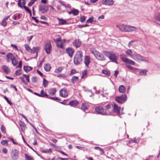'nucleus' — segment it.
<instances>
[{
	"mask_svg": "<svg viewBox=\"0 0 160 160\" xmlns=\"http://www.w3.org/2000/svg\"><path fill=\"white\" fill-rule=\"evenodd\" d=\"M105 55L112 62H115L117 64H118V62L117 61V57L115 53L112 52L105 51Z\"/></svg>",
	"mask_w": 160,
	"mask_h": 160,
	"instance_id": "f257e3e1",
	"label": "nucleus"
},
{
	"mask_svg": "<svg viewBox=\"0 0 160 160\" xmlns=\"http://www.w3.org/2000/svg\"><path fill=\"white\" fill-rule=\"evenodd\" d=\"M82 53L81 51H78L75 54L73 62L75 64L78 65L82 61Z\"/></svg>",
	"mask_w": 160,
	"mask_h": 160,
	"instance_id": "f03ea898",
	"label": "nucleus"
},
{
	"mask_svg": "<svg viewBox=\"0 0 160 160\" xmlns=\"http://www.w3.org/2000/svg\"><path fill=\"white\" fill-rule=\"evenodd\" d=\"M131 57L133 59L137 62L143 61L145 62H148V60L145 59V57L141 56L140 55L138 54H134L131 55Z\"/></svg>",
	"mask_w": 160,
	"mask_h": 160,
	"instance_id": "7ed1b4c3",
	"label": "nucleus"
},
{
	"mask_svg": "<svg viewBox=\"0 0 160 160\" xmlns=\"http://www.w3.org/2000/svg\"><path fill=\"white\" fill-rule=\"evenodd\" d=\"M91 53H92L96 58L99 60L104 61L105 60V58L103 55L101 53H100L97 51H91Z\"/></svg>",
	"mask_w": 160,
	"mask_h": 160,
	"instance_id": "20e7f679",
	"label": "nucleus"
},
{
	"mask_svg": "<svg viewBox=\"0 0 160 160\" xmlns=\"http://www.w3.org/2000/svg\"><path fill=\"white\" fill-rule=\"evenodd\" d=\"M52 46L51 42L49 40L47 41L45 43L44 50L48 54L51 53Z\"/></svg>",
	"mask_w": 160,
	"mask_h": 160,
	"instance_id": "39448f33",
	"label": "nucleus"
},
{
	"mask_svg": "<svg viewBox=\"0 0 160 160\" xmlns=\"http://www.w3.org/2000/svg\"><path fill=\"white\" fill-rule=\"evenodd\" d=\"M127 99V96L124 94L120 96L117 97L115 99L116 102L120 104L124 103Z\"/></svg>",
	"mask_w": 160,
	"mask_h": 160,
	"instance_id": "423d86ee",
	"label": "nucleus"
},
{
	"mask_svg": "<svg viewBox=\"0 0 160 160\" xmlns=\"http://www.w3.org/2000/svg\"><path fill=\"white\" fill-rule=\"evenodd\" d=\"M120 58L124 62L131 65H134L135 62L133 61L125 58V56L121 54L120 55Z\"/></svg>",
	"mask_w": 160,
	"mask_h": 160,
	"instance_id": "0eeeda50",
	"label": "nucleus"
},
{
	"mask_svg": "<svg viewBox=\"0 0 160 160\" xmlns=\"http://www.w3.org/2000/svg\"><path fill=\"white\" fill-rule=\"evenodd\" d=\"M120 58L124 62L131 65H134L135 62L133 61L125 58V56L121 54L120 55Z\"/></svg>",
	"mask_w": 160,
	"mask_h": 160,
	"instance_id": "6e6552de",
	"label": "nucleus"
},
{
	"mask_svg": "<svg viewBox=\"0 0 160 160\" xmlns=\"http://www.w3.org/2000/svg\"><path fill=\"white\" fill-rule=\"evenodd\" d=\"M95 110L98 114L102 115H105L107 114L106 109L101 106L97 107L96 108Z\"/></svg>",
	"mask_w": 160,
	"mask_h": 160,
	"instance_id": "1a4fd4ad",
	"label": "nucleus"
},
{
	"mask_svg": "<svg viewBox=\"0 0 160 160\" xmlns=\"http://www.w3.org/2000/svg\"><path fill=\"white\" fill-rule=\"evenodd\" d=\"M19 152L16 149L12 150L11 157L13 160H16L18 158Z\"/></svg>",
	"mask_w": 160,
	"mask_h": 160,
	"instance_id": "9d476101",
	"label": "nucleus"
},
{
	"mask_svg": "<svg viewBox=\"0 0 160 160\" xmlns=\"http://www.w3.org/2000/svg\"><path fill=\"white\" fill-rule=\"evenodd\" d=\"M39 10L42 13L44 14L48 11V7L45 5H41L39 6Z\"/></svg>",
	"mask_w": 160,
	"mask_h": 160,
	"instance_id": "9b49d317",
	"label": "nucleus"
},
{
	"mask_svg": "<svg viewBox=\"0 0 160 160\" xmlns=\"http://www.w3.org/2000/svg\"><path fill=\"white\" fill-rule=\"evenodd\" d=\"M59 93L60 96L64 98H65L68 95L67 90L64 88L61 89Z\"/></svg>",
	"mask_w": 160,
	"mask_h": 160,
	"instance_id": "f8f14e48",
	"label": "nucleus"
},
{
	"mask_svg": "<svg viewBox=\"0 0 160 160\" xmlns=\"http://www.w3.org/2000/svg\"><path fill=\"white\" fill-rule=\"evenodd\" d=\"M66 50L67 53L68 54L69 56L70 57L72 58L74 52V49L72 48L68 47L66 48Z\"/></svg>",
	"mask_w": 160,
	"mask_h": 160,
	"instance_id": "ddd939ff",
	"label": "nucleus"
},
{
	"mask_svg": "<svg viewBox=\"0 0 160 160\" xmlns=\"http://www.w3.org/2000/svg\"><path fill=\"white\" fill-rule=\"evenodd\" d=\"M128 26L125 25H117V27L119 28L121 31L124 32H127Z\"/></svg>",
	"mask_w": 160,
	"mask_h": 160,
	"instance_id": "4468645a",
	"label": "nucleus"
},
{
	"mask_svg": "<svg viewBox=\"0 0 160 160\" xmlns=\"http://www.w3.org/2000/svg\"><path fill=\"white\" fill-rule=\"evenodd\" d=\"M113 111L116 112L118 114H120L121 107L118 106L116 104H114L113 106Z\"/></svg>",
	"mask_w": 160,
	"mask_h": 160,
	"instance_id": "2eb2a0df",
	"label": "nucleus"
},
{
	"mask_svg": "<svg viewBox=\"0 0 160 160\" xmlns=\"http://www.w3.org/2000/svg\"><path fill=\"white\" fill-rule=\"evenodd\" d=\"M138 30V28L135 27L128 26L127 32H137Z\"/></svg>",
	"mask_w": 160,
	"mask_h": 160,
	"instance_id": "dca6fc26",
	"label": "nucleus"
},
{
	"mask_svg": "<svg viewBox=\"0 0 160 160\" xmlns=\"http://www.w3.org/2000/svg\"><path fill=\"white\" fill-rule=\"evenodd\" d=\"M90 58L89 56H86L84 57V62L86 66L88 67L90 63Z\"/></svg>",
	"mask_w": 160,
	"mask_h": 160,
	"instance_id": "f3484780",
	"label": "nucleus"
},
{
	"mask_svg": "<svg viewBox=\"0 0 160 160\" xmlns=\"http://www.w3.org/2000/svg\"><path fill=\"white\" fill-rule=\"evenodd\" d=\"M102 2L103 4L108 5H112L114 3L112 0H102Z\"/></svg>",
	"mask_w": 160,
	"mask_h": 160,
	"instance_id": "a211bd4d",
	"label": "nucleus"
},
{
	"mask_svg": "<svg viewBox=\"0 0 160 160\" xmlns=\"http://www.w3.org/2000/svg\"><path fill=\"white\" fill-rule=\"evenodd\" d=\"M73 45L75 46L76 48H78L80 46L81 44V42L78 39H76L73 42Z\"/></svg>",
	"mask_w": 160,
	"mask_h": 160,
	"instance_id": "6ab92c4d",
	"label": "nucleus"
},
{
	"mask_svg": "<svg viewBox=\"0 0 160 160\" xmlns=\"http://www.w3.org/2000/svg\"><path fill=\"white\" fill-rule=\"evenodd\" d=\"M40 49V48L38 47H33L32 49H31L30 52L33 53H36L37 55V52Z\"/></svg>",
	"mask_w": 160,
	"mask_h": 160,
	"instance_id": "aec40b11",
	"label": "nucleus"
},
{
	"mask_svg": "<svg viewBox=\"0 0 160 160\" xmlns=\"http://www.w3.org/2000/svg\"><path fill=\"white\" fill-rule=\"evenodd\" d=\"M79 102L76 100H73L69 102V105L72 107H75L78 105Z\"/></svg>",
	"mask_w": 160,
	"mask_h": 160,
	"instance_id": "412c9836",
	"label": "nucleus"
},
{
	"mask_svg": "<svg viewBox=\"0 0 160 160\" xmlns=\"http://www.w3.org/2000/svg\"><path fill=\"white\" fill-rule=\"evenodd\" d=\"M59 20V24L60 25L67 24V22L65 20L62 18H57Z\"/></svg>",
	"mask_w": 160,
	"mask_h": 160,
	"instance_id": "4be33fe9",
	"label": "nucleus"
},
{
	"mask_svg": "<svg viewBox=\"0 0 160 160\" xmlns=\"http://www.w3.org/2000/svg\"><path fill=\"white\" fill-rule=\"evenodd\" d=\"M2 68L4 72L7 74H8L10 72V70L8 67L6 65H3Z\"/></svg>",
	"mask_w": 160,
	"mask_h": 160,
	"instance_id": "5701e85b",
	"label": "nucleus"
},
{
	"mask_svg": "<svg viewBox=\"0 0 160 160\" xmlns=\"http://www.w3.org/2000/svg\"><path fill=\"white\" fill-rule=\"evenodd\" d=\"M79 11L77 9H73L68 12V13L69 14H73L74 15H77L79 13Z\"/></svg>",
	"mask_w": 160,
	"mask_h": 160,
	"instance_id": "b1692460",
	"label": "nucleus"
},
{
	"mask_svg": "<svg viewBox=\"0 0 160 160\" xmlns=\"http://www.w3.org/2000/svg\"><path fill=\"white\" fill-rule=\"evenodd\" d=\"M119 92L121 93H124L126 90V88L123 85L120 86L118 88Z\"/></svg>",
	"mask_w": 160,
	"mask_h": 160,
	"instance_id": "393cba45",
	"label": "nucleus"
},
{
	"mask_svg": "<svg viewBox=\"0 0 160 160\" xmlns=\"http://www.w3.org/2000/svg\"><path fill=\"white\" fill-rule=\"evenodd\" d=\"M33 69L32 67L24 66L23 67V69L26 72H28L31 71Z\"/></svg>",
	"mask_w": 160,
	"mask_h": 160,
	"instance_id": "a878e982",
	"label": "nucleus"
},
{
	"mask_svg": "<svg viewBox=\"0 0 160 160\" xmlns=\"http://www.w3.org/2000/svg\"><path fill=\"white\" fill-rule=\"evenodd\" d=\"M7 58H8L12 61L15 58V56L12 53H9L6 55Z\"/></svg>",
	"mask_w": 160,
	"mask_h": 160,
	"instance_id": "bb28decb",
	"label": "nucleus"
},
{
	"mask_svg": "<svg viewBox=\"0 0 160 160\" xmlns=\"http://www.w3.org/2000/svg\"><path fill=\"white\" fill-rule=\"evenodd\" d=\"M44 68L46 71H49L51 69V66L50 64L49 63H47L45 64Z\"/></svg>",
	"mask_w": 160,
	"mask_h": 160,
	"instance_id": "cd10ccee",
	"label": "nucleus"
},
{
	"mask_svg": "<svg viewBox=\"0 0 160 160\" xmlns=\"http://www.w3.org/2000/svg\"><path fill=\"white\" fill-rule=\"evenodd\" d=\"M56 90L55 88H52L48 91V93L51 95H54L55 94Z\"/></svg>",
	"mask_w": 160,
	"mask_h": 160,
	"instance_id": "c85d7f7f",
	"label": "nucleus"
},
{
	"mask_svg": "<svg viewBox=\"0 0 160 160\" xmlns=\"http://www.w3.org/2000/svg\"><path fill=\"white\" fill-rule=\"evenodd\" d=\"M79 80V78L78 77L73 76L72 77L71 81V82L74 84L75 82L78 81Z\"/></svg>",
	"mask_w": 160,
	"mask_h": 160,
	"instance_id": "c756f323",
	"label": "nucleus"
},
{
	"mask_svg": "<svg viewBox=\"0 0 160 160\" xmlns=\"http://www.w3.org/2000/svg\"><path fill=\"white\" fill-rule=\"evenodd\" d=\"M57 46L59 48H63L64 47L63 45V42H62V40H61V41L59 42H58L56 43Z\"/></svg>",
	"mask_w": 160,
	"mask_h": 160,
	"instance_id": "7c9ffc66",
	"label": "nucleus"
},
{
	"mask_svg": "<svg viewBox=\"0 0 160 160\" xmlns=\"http://www.w3.org/2000/svg\"><path fill=\"white\" fill-rule=\"evenodd\" d=\"M41 97H46L47 98H48V95L46 93V92H44L42 90L41 91Z\"/></svg>",
	"mask_w": 160,
	"mask_h": 160,
	"instance_id": "2f4dec72",
	"label": "nucleus"
},
{
	"mask_svg": "<svg viewBox=\"0 0 160 160\" xmlns=\"http://www.w3.org/2000/svg\"><path fill=\"white\" fill-rule=\"evenodd\" d=\"M88 107L85 103H82L81 106V109L84 111L88 109Z\"/></svg>",
	"mask_w": 160,
	"mask_h": 160,
	"instance_id": "473e14b6",
	"label": "nucleus"
},
{
	"mask_svg": "<svg viewBox=\"0 0 160 160\" xmlns=\"http://www.w3.org/2000/svg\"><path fill=\"white\" fill-rule=\"evenodd\" d=\"M147 72V70H143L139 72V74L140 75L145 76L146 75Z\"/></svg>",
	"mask_w": 160,
	"mask_h": 160,
	"instance_id": "72a5a7b5",
	"label": "nucleus"
},
{
	"mask_svg": "<svg viewBox=\"0 0 160 160\" xmlns=\"http://www.w3.org/2000/svg\"><path fill=\"white\" fill-rule=\"evenodd\" d=\"M94 148L96 150L98 149L99 150L100 152V154L101 155H102L104 153V151H103V150L100 148L98 147H95Z\"/></svg>",
	"mask_w": 160,
	"mask_h": 160,
	"instance_id": "f704fd0d",
	"label": "nucleus"
},
{
	"mask_svg": "<svg viewBox=\"0 0 160 160\" xmlns=\"http://www.w3.org/2000/svg\"><path fill=\"white\" fill-rule=\"evenodd\" d=\"M63 69V68L62 67H60L56 68L55 70V72L57 73H58L61 72Z\"/></svg>",
	"mask_w": 160,
	"mask_h": 160,
	"instance_id": "c9c22d12",
	"label": "nucleus"
},
{
	"mask_svg": "<svg viewBox=\"0 0 160 160\" xmlns=\"http://www.w3.org/2000/svg\"><path fill=\"white\" fill-rule=\"evenodd\" d=\"M25 156L26 160H34L32 157L28 156L27 154H25Z\"/></svg>",
	"mask_w": 160,
	"mask_h": 160,
	"instance_id": "e433bc0d",
	"label": "nucleus"
},
{
	"mask_svg": "<svg viewBox=\"0 0 160 160\" xmlns=\"http://www.w3.org/2000/svg\"><path fill=\"white\" fill-rule=\"evenodd\" d=\"M52 149L49 148V149H43L42 150V152L44 153H48L49 152H52Z\"/></svg>",
	"mask_w": 160,
	"mask_h": 160,
	"instance_id": "4c0bfd02",
	"label": "nucleus"
},
{
	"mask_svg": "<svg viewBox=\"0 0 160 160\" xmlns=\"http://www.w3.org/2000/svg\"><path fill=\"white\" fill-rule=\"evenodd\" d=\"M22 73L20 69H18L16 71L14 74V75H15V76L20 75Z\"/></svg>",
	"mask_w": 160,
	"mask_h": 160,
	"instance_id": "58836bf2",
	"label": "nucleus"
},
{
	"mask_svg": "<svg viewBox=\"0 0 160 160\" xmlns=\"http://www.w3.org/2000/svg\"><path fill=\"white\" fill-rule=\"evenodd\" d=\"M48 84V82L45 78L43 79V85L45 88L47 87Z\"/></svg>",
	"mask_w": 160,
	"mask_h": 160,
	"instance_id": "ea45409f",
	"label": "nucleus"
},
{
	"mask_svg": "<svg viewBox=\"0 0 160 160\" xmlns=\"http://www.w3.org/2000/svg\"><path fill=\"white\" fill-rule=\"evenodd\" d=\"M57 77L59 78H67V77L66 75L63 73L58 75H57Z\"/></svg>",
	"mask_w": 160,
	"mask_h": 160,
	"instance_id": "a19ab883",
	"label": "nucleus"
},
{
	"mask_svg": "<svg viewBox=\"0 0 160 160\" xmlns=\"http://www.w3.org/2000/svg\"><path fill=\"white\" fill-rule=\"evenodd\" d=\"M12 64L14 66H16L18 64V61L16 60V58H14V59H13L12 61Z\"/></svg>",
	"mask_w": 160,
	"mask_h": 160,
	"instance_id": "79ce46f5",
	"label": "nucleus"
},
{
	"mask_svg": "<svg viewBox=\"0 0 160 160\" xmlns=\"http://www.w3.org/2000/svg\"><path fill=\"white\" fill-rule=\"evenodd\" d=\"M87 74V70H85L82 73V76L81 77L82 78H85Z\"/></svg>",
	"mask_w": 160,
	"mask_h": 160,
	"instance_id": "37998d69",
	"label": "nucleus"
},
{
	"mask_svg": "<svg viewBox=\"0 0 160 160\" xmlns=\"http://www.w3.org/2000/svg\"><path fill=\"white\" fill-rule=\"evenodd\" d=\"M102 73L107 75L108 76H109L110 75V72L109 71H107L106 70H102Z\"/></svg>",
	"mask_w": 160,
	"mask_h": 160,
	"instance_id": "c03bdc74",
	"label": "nucleus"
},
{
	"mask_svg": "<svg viewBox=\"0 0 160 160\" xmlns=\"http://www.w3.org/2000/svg\"><path fill=\"white\" fill-rule=\"evenodd\" d=\"M113 105L112 104H109L106 105L105 107L106 110H108L110 108L112 107H113Z\"/></svg>",
	"mask_w": 160,
	"mask_h": 160,
	"instance_id": "a18cd8bd",
	"label": "nucleus"
},
{
	"mask_svg": "<svg viewBox=\"0 0 160 160\" xmlns=\"http://www.w3.org/2000/svg\"><path fill=\"white\" fill-rule=\"evenodd\" d=\"M48 98L52 99L53 100H54L56 101H60L61 100V99L58 98L56 97H48Z\"/></svg>",
	"mask_w": 160,
	"mask_h": 160,
	"instance_id": "49530a36",
	"label": "nucleus"
},
{
	"mask_svg": "<svg viewBox=\"0 0 160 160\" xmlns=\"http://www.w3.org/2000/svg\"><path fill=\"white\" fill-rule=\"evenodd\" d=\"M94 17H91L89 18L88 20L86 22L87 23H92L93 21V19Z\"/></svg>",
	"mask_w": 160,
	"mask_h": 160,
	"instance_id": "de8ad7c7",
	"label": "nucleus"
},
{
	"mask_svg": "<svg viewBox=\"0 0 160 160\" xmlns=\"http://www.w3.org/2000/svg\"><path fill=\"white\" fill-rule=\"evenodd\" d=\"M36 1L35 0H31V1L28 3V6L29 7L31 6Z\"/></svg>",
	"mask_w": 160,
	"mask_h": 160,
	"instance_id": "09e8293b",
	"label": "nucleus"
},
{
	"mask_svg": "<svg viewBox=\"0 0 160 160\" xmlns=\"http://www.w3.org/2000/svg\"><path fill=\"white\" fill-rule=\"evenodd\" d=\"M19 124L22 129H23V128H24L25 126V124L22 122H20Z\"/></svg>",
	"mask_w": 160,
	"mask_h": 160,
	"instance_id": "8fccbe9b",
	"label": "nucleus"
},
{
	"mask_svg": "<svg viewBox=\"0 0 160 160\" xmlns=\"http://www.w3.org/2000/svg\"><path fill=\"white\" fill-rule=\"evenodd\" d=\"M25 48L28 51L30 52L31 49L28 44H25Z\"/></svg>",
	"mask_w": 160,
	"mask_h": 160,
	"instance_id": "3c124183",
	"label": "nucleus"
},
{
	"mask_svg": "<svg viewBox=\"0 0 160 160\" xmlns=\"http://www.w3.org/2000/svg\"><path fill=\"white\" fill-rule=\"evenodd\" d=\"M1 129L2 133H5V128L3 125H2L1 126Z\"/></svg>",
	"mask_w": 160,
	"mask_h": 160,
	"instance_id": "603ef678",
	"label": "nucleus"
},
{
	"mask_svg": "<svg viewBox=\"0 0 160 160\" xmlns=\"http://www.w3.org/2000/svg\"><path fill=\"white\" fill-rule=\"evenodd\" d=\"M31 80L33 83H35L37 82V79L36 77H33L32 78Z\"/></svg>",
	"mask_w": 160,
	"mask_h": 160,
	"instance_id": "864d4df0",
	"label": "nucleus"
},
{
	"mask_svg": "<svg viewBox=\"0 0 160 160\" xmlns=\"http://www.w3.org/2000/svg\"><path fill=\"white\" fill-rule=\"evenodd\" d=\"M80 21L82 22H84L86 20V17L85 16H81L80 18Z\"/></svg>",
	"mask_w": 160,
	"mask_h": 160,
	"instance_id": "5fc2aeb1",
	"label": "nucleus"
},
{
	"mask_svg": "<svg viewBox=\"0 0 160 160\" xmlns=\"http://www.w3.org/2000/svg\"><path fill=\"white\" fill-rule=\"evenodd\" d=\"M126 53L128 55H132V51L131 49H128L127 50L126 52Z\"/></svg>",
	"mask_w": 160,
	"mask_h": 160,
	"instance_id": "6e6d98bb",
	"label": "nucleus"
},
{
	"mask_svg": "<svg viewBox=\"0 0 160 160\" xmlns=\"http://www.w3.org/2000/svg\"><path fill=\"white\" fill-rule=\"evenodd\" d=\"M4 98L5 99V100L7 101V102L10 104V105L12 104V103L5 96H4Z\"/></svg>",
	"mask_w": 160,
	"mask_h": 160,
	"instance_id": "4d7b16f0",
	"label": "nucleus"
},
{
	"mask_svg": "<svg viewBox=\"0 0 160 160\" xmlns=\"http://www.w3.org/2000/svg\"><path fill=\"white\" fill-rule=\"evenodd\" d=\"M135 40H133L130 41L128 43V48H130L132 45V44L135 42Z\"/></svg>",
	"mask_w": 160,
	"mask_h": 160,
	"instance_id": "13d9d810",
	"label": "nucleus"
},
{
	"mask_svg": "<svg viewBox=\"0 0 160 160\" xmlns=\"http://www.w3.org/2000/svg\"><path fill=\"white\" fill-rule=\"evenodd\" d=\"M20 79L22 81L25 85H28V83L25 81L24 78L22 77H20Z\"/></svg>",
	"mask_w": 160,
	"mask_h": 160,
	"instance_id": "bf43d9fd",
	"label": "nucleus"
},
{
	"mask_svg": "<svg viewBox=\"0 0 160 160\" xmlns=\"http://www.w3.org/2000/svg\"><path fill=\"white\" fill-rule=\"evenodd\" d=\"M1 24L2 26L5 27L7 26V23L6 21H4L2 20Z\"/></svg>",
	"mask_w": 160,
	"mask_h": 160,
	"instance_id": "052dcab7",
	"label": "nucleus"
},
{
	"mask_svg": "<svg viewBox=\"0 0 160 160\" xmlns=\"http://www.w3.org/2000/svg\"><path fill=\"white\" fill-rule=\"evenodd\" d=\"M1 144L3 145H5L6 144H7L8 141L6 140H2L1 142Z\"/></svg>",
	"mask_w": 160,
	"mask_h": 160,
	"instance_id": "680f3d73",
	"label": "nucleus"
},
{
	"mask_svg": "<svg viewBox=\"0 0 160 160\" xmlns=\"http://www.w3.org/2000/svg\"><path fill=\"white\" fill-rule=\"evenodd\" d=\"M23 8L25 9V10L26 11H27L28 12H29L31 11L28 7L25 6H23Z\"/></svg>",
	"mask_w": 160,
	"mask_h": 160,
	"instance_id": "e2e57ef3",
	"label": "nucleus"
},
{
	"mask_svg": "<svg viewBox=\"0 0 160 160\" xmlns=\"http://www.w3.org/2000/svg\"><path fill=\"white\" fill-rule=\"evenodd\" d=\"M22 66V61H20L19 62V65L16 67V68H21Z\"/></svg>",
	"mask_w": 160,
	"mask_h": 160,
	"instance_id": "0e129e2a",
	"label": "nucleus"
},
{
	"mask_svg": "<svg viewBox=\"0 0 160 160\" xmlns=\"http://www.w3.org/2000/svg\"><path fill=\"white\" fill-rule=\"evenodd\" d=\"M21 0H18V7H20L21 8H23V6H22L21 4Z\"/></svg>",
	"mask_w": 160,
	"mask_h": 160,
	"instance_id": "69168bd1",
	"label": "nucleus"
},
{
	"mask_svg": "<svg viewBox=\"0 0 160 160\" xmlns=\"http://www.w3.org/2000/svg\"><path fill=\"white\" fill-rule=\"evenodd\" d=\"M76 147L77 148H78L80 150H82L83 151H84V148L83 147H82L81 146H76Z\"/></svg>",
	"mask_w": 160,
	"mask_h": 160,
	"instance_id": "338daca9",
	"label": "nucleus"
},
{
	"mask_svg": "<svg viewBox=\"0 0 160 160\" xmlns=\"http://www.w3.org/2000/svg\"><path fill=\"white\" fill-rule=\"evenodd\" d=\"M2 152L6 154L8 152V150L6 148H4L2 149Z\"/></svg>",
	"mask_w": 160,
	"mask_h": 160,
	"instance_id": "774afa93",
	"label": "nucleus"
}]
</instances>
